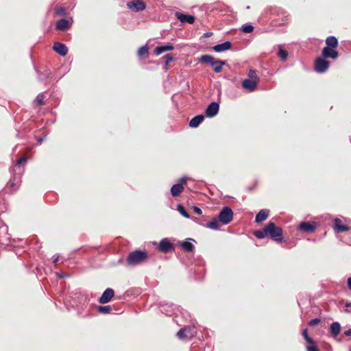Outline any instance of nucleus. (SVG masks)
<instances>
[{
  "mask_svg": "<svg viewBox=\"0 0 351 351\" xmlns=\"http://www.w3.org/2000/svg\"><path fill=\"white\" fill-rule=\"evenodd\" d=\"M254 235L258 239L269 236L273 240L280 243L282 241V229L276 226L274 222H269L263 230L255 231Z\"/></svg>",
  "mask_w": 351,
  "mask_h": 351,
  "instance_id": "obj_1",
  "label": "nucleus"
},
{
  "mask_svg": "<svg viewBox=\"0 0 351 351\" xmlns=\"http://www.w3.org/2000/svg\"><path fill=\"white\" fill-rule=\"evenodd\" d=\"M147 257L148 255L145 251L135 250L128 254L126 261L130 265H136L143 263Z\"/></svg>",
  "mask_w": 351,
  "mask_h": 351,
  "instance_id": "obj_2",
  "label": "nucleus"
},
{
  "mask_svg": "<svg viewBox=\"0 0 351 351\" xmlns=\"http://www.w3.org/2000/svg\"><path fill=\"white\" fill-rule=\"evenodd\" d=\"M197 330L194 326H187L181 328L176 334L180 339H191L196 335Z\"/></svg>",
  "mask_w": 351,
  "mask_h": 351,
  "instance_id": "obj_3",
  "label": "nucleus"
},
{
  "mask_svg": "<svg viewBox=\"0 0 351 351\" xmlns=\"http://www.w3.org/2000/svg\"><path fill=\"white\" fill-rule=\"evenodd\" d=\"M219 221L221 224L226 225L230 223L233 219V212L228 206L223 207L218 215Z\"/></svg>",
  "mask_w": 351,
  "mask_h": 351,
  "instance_id": "obj_4",
  "label": "nucleus"
},
{
  "mask_svg": "<svg viewBox=\"0 0 351 351\" xmlns=\"http://www.w3.org/2000/svg\"><path fill=\"white\" fill-rule=\"evenodd\" d=\"M128 8L133 12H141L146 8V4L142 0H134L127 3Z\"/></svg>",
  "mask_w": 351,
  "mask_h": 351,
  "instance_id": "obj_5",
  "label": "nucleus"
},
{
  "mask_svg": "<svg viewBox=\"0 0 351 351\" xmlns=\"http://www.w3.org/2000/svg\"><path fill=\"white\" fill-rule=\"evenodd\" d=\"M323 57H319L316 59L315 62V69L317 73H324L329 67V62L325 60Z\"/></svg>",
  "mask_w": 351,
  "mask_h": 351,
  "instance_id": "obj_6",
  "label": "nucleus"
},
{
  "mask_svg": "<svg viewBox=\"0 0 351 351\" xmlns=\"http://www.w3.org/2000/svg\"><path fill=\"white\" fill-rule=\"evenodd\" d=\"M186 183V178H182L180 180V183L173 184L171 189V195L174 197L179 195L183 191V184Z\"/></svg>",
  "mask_w": 351,
  "mask_h": 351,
  "instance_id": "obj_7",
  "label": "nucleus"
},
{
  "mask_svg": "<svg viewBox=\"0 0 351 351\" xmlns=\"http://www.w3.org/2000/svg\"><path fill=\"white\" fill-rule=\"evenodd\" d=\"M219 106L216 102H212L206 109V115L207 117H213L217 114Z\"/></svg>",
  "mask_w": 351,
  "mask_h": 351,
  "instance_id": "obj_8",
  "label": "nucleus"
},
{
  "mask_svg": "<svg viewBox=\"0 0 351 351\" xmlns=\"http://www.w3.org/2000/svg\"><path fill=\"white\" fill-rule=\"evenodd\" d=\"M338 56V51L335 48L325 47L322 50V57L324 58L336 59Z\"/></svg>",
  "mask_w": 351,
  "mask_h": 351,
  "instance_id": "obj_9",
  "label": "nucleus"
},
{
  "mask_svg": "<svg viewBox=\"0 0 351 351\" xmlns=\"http://www.w3.org/2000/svg\"><path fill=\"white\" fill-rule=\"evenodd\" d=\"M175 15L181 23L192 24L195 21V17L192 15L185 14L179 12H176Z\"/></svg>",
  "mask_w": 351,
  "mask_h": 351,
  "instance_id": "obj_10",
  "label": "nucleus"
},
{
  "mask_svg": "<svg viewBox=\"0 0 351 351\" xmlns=\"http://www.w3.org/2000/svg\"><path fill=\"white\" fill-rule=\"evenodd\" d=\"M258 83V82L255 80L247 78L243 81L242 86L244 89L248 90L249 92H253L255 90Z\"/></svg>",
  "mask_w": 351,
  "mask_h": 351,
  "instance_id": "obj_11",
  "label": "nucleus"
},
{
  "mask_svg": "<svg viewBox=\"0 0 351 351\" xmlns=\"http://www.w3.org/2000/svg\"><path fill=\"white\" fill-rule=\"evenodd\" d=\"M113 289L108 288L104 291L100 297L99 302L101 304H106L110 301L112 298L114 296Z\"/></svg>",
  "mask_w": 351,
  "mask_h": 351,
  "instance_id": "obj_12",
  "label": "nucleus"
},
{
  "mask_svg": "<svg viewBox=\"0 0 351 351\" xmlns=\"http://www.w3.org/2000/svg\"><path fill=\"white\" fill-rule=\"evenodd\" d=\"M53 49L57 53H58L61 56H65L68 52L66 46L58 42L54 43Z\"/></svg>",
  "mask_w": 351,
  "mask_h": 351,
  "instance_id": "obj_13",
  "label": "nucleus"
},
{
  "mask_svg": "<svg viewBox=\"0 0 351 351\" xmlns=\"http://www.w3.org/2000/svg\"><path fill=\"white\" fill-rule=\"evenodd\" d=\"M173 249L172 244L166 239L160 241L158 250L162 252H168Z\"/></svg>",
  "mask_w": 351,
  "mask_h": 351,
  "instance_id": "obj_14",
  "label": "nucleus"
},
{
  "mask_svg": "<svg viewBox=\"0 0 351 351\" xmlns=\"http://www.w3.org/2000/svg\"><path fill=\"white\" fill-rule=\"evenodd\" d=\"M333 228L338 232H343L349 230V227L343 224L341 220L338 218L334 220Z\"/></svg>",
  "mask_w": 351,
  "mask_h": 351,
  "instance_id": "obj_15",
  "label": "nucleus"
},
{
  "mask_svg": "<svg viewBox=\"0 0 351 351\" xmlns=\"http://www.w3.org/2000/svg\"><path fill=\"white\" fill-rule=\"evenodd\" d=\"M174 47L173 46V45L171 43H167L162 46L156 47L154 49V52L156 56H159L164 52L172 51Z\"/></svg>",
  "mask_w": 351,
  "mask_h": 351,
  "instance_id": "obj_16",
  "label": "nucleus"
},
{
  "mask_svg": "<svg viewBox=\"0 0 351 351\" xmlns=\"http://www.w3.org/2000/svg\"><path fill=\"white\" fill-rule=\"evenodd\" d=\"M72 21L62 19L56 23V29L61 31L66 30L71 25Z\"/></svg>",
  "mask_w": 351,
  "mask_h": 351,
  "instance_id": "obj_17",
  "label": "nucleus"
},
{
  "mask_svg": "<svg viewBox=\"0 0 351 351\" xmlns=\"http://www.w3.org/2000/svg\"><path fill=\"white\" fill-rule=\"evenodd\" d=\"M232 44L230 41H226L223 43L216 45L213 47V50L216 52H223L231 48Z\"/></svg>",
  "mask_w": 351,
  "mask_h": 351,
  "instance_id": "obj_18",
  "label": "nucleus"
},
{
  "mask_svg": "<svg viewBox=\"0 0 351 351\" xmlns=\"http://www.w3.org/2000/svg\"><path fill=\"white\" fill-rule=\"evenodd\" d=\"M299 228L303 232H312L315 229V223L302 222L299 226Z\"/></svg>",
  "mask_w": 351,
  "mask_h": 351,
  "instance_id": "obj_19",
  "label": "nucleus"
},
{
  "mask_svg": "<svg viewBox=\"0 0 351 351\" xmlns=\"http://www.w3.org/2000/svg\"><path fill=\"white\" fill-rule=\"evenodd\" d=\"M330 332L333 338H336L341 332V325L339 322H333L330 327Z\"/></svg>",
  "mask_w": 351,
  "mask_h": 351,
  "instance_id": "obj_20",
  "label": "nucleus"
},
{
  "mask_svg": "<svg viewBox=\"0 0 351 351\" xmlns=\"http://www.w3.org/2000/svg\"><path fill=\"white\" fill-rule=\"evenodd\" d=\"M269 211L267 209H262L256 216V222L261 223L269 216Z\"/></svg>",
  "mask_w": 351,
  "mask_h": 351,
  "instance_id": "obj_21",
  "label": "nucleus"
},
{
  "mask_svg": "<svg viewBox=\"0 0 351 351\" xmlns=\"http://www.w3.org/2000/svg\"><path fill=\"white\" fill-rule=\"evenodd\" d=\"M204 116L199 114L194 117L189 122V126L191 128H197L204 121Z\"/></svg>",
  "mask_w": 351,
  "mask_h": 351,
  "instance_id": "obj_22",
  "label": "nucleus"
},
{
  "mask_svg": "<svg viewBox=\"0 0 351 351\" xmlns=\"http://www.w3.org/2000/svg\"><path fill=\"white\" fill-rule=\"evenodd\" d=\"M221 223V221H219V218H214L206 223V227L212 230H218L220 228Z\"/></svg>",
  "mask_w": 351,
  "mask_h": 351,
  "instance_id": "obj_23",
  "label": "nucleus"
},
{
  "mask_svg": "<svg viewBox=\"0 0 351 351\" xmlns=\"http://www.w3.org/2000/svg\"><path fill=\"white\" fill-rule=\"evenodd\" d=\"M224 64V61L215 60V61L212 64V66L215 73H220L222 71V67Z\"/></svg>",
  "mask_w": 351,
  "mask_h": 351,
  "instance_id": "obj_24",
  "label": "nucleus"
},
{
  "mask_svg": "<svg viewBox=\"0 0 351 351\" xmlns=\"http://www.w3.org/2000/svg\"><path fill=\"white\" fill-rule=\"evenodd\" d=\"M326 47L336 48L338 45V40L335 36H329L326 40Z\"/></svg>",
  "mask_w": 351,
  "mask_h": 351,
  "instance_id": "obj_25",
  "label": "nucleus"
},
{
  "mask_svg": "<svg viewBox=\"0 0 351 351\" xmlns=\"http://www.w3.org/2000/svg\"><path fill=\"white\" fill-rule=\"evenodd\" d=\"M214 61H215V58L212 56H210V55L202 56L199 59L200 62L208 64H210L211 66Z\"/></svg>",
  "mask_w": 351,
  "mask_h": 351,
  "instance_id": "obj_26",
  "label": "nucleus"
},
{
  "mask_svg": "<svg viewBox=\"0 0 351 351\" xmlns=\"http://www.w3.org/2000/svg\"><path fill=\"white\" fill-rule=\"evenodd\" d=\"M182 247L187 252H192L194 249L193 244L189 241H185L181 244Z\"/></svg>",
  "mask_w": 351,
  "mask_h": 351,
  "instance_id": "obj_27",
  "label": "nucleus"
},
{
  "mask_svg": "<svg viewBox=\"0 0 351 351\" xmlns=\"http://www.w3.org/2000/svg\"><path fill=\"white\" fill-rule=\"evenodd\" d=\"M20 183H21L20 181H17L16 182H9L7 184V187L10 189L11 192H14L19 189V187L20 186Z\"/></svg>",
  "mask_w": 351,
  "mask_h": 351,
  "instance_id": "obj_28",
  "label": "nucleus"
},
{
  "mask_svg": "<svg viewBox=\"0 0 351 351\" xmlns=\"http://www.w3.org/2000/svg\"><path fill=\"white\" fill-rule=\"evenodd\" d=\"M177 210L178 212L184 217L189 218V213L186 211L184 207L182 206L181 204H178L177 206Z\"/></svg>",
  "mask_w": 351,
  "mask_h": 351,
  "instance_id": "obj_29",
  "label": "nucleus"
},
{
  "mask_svg": "<svg viewBox=\"0 0 351 351\" xmlns=\"http://www.w3.org/2000/svg\"><path fill=\"white\" fill-rule=\"evenodd\" d=\"M241 31L244 33H251L254 30V27L250 24H244L241 27Z\"/></svg>",
  "mask_w": 351,
  "mask_h": 351,
  "instance_id": "obj_30",
  "label": "nucleus"
},
{
  "mask_svg": "<svg viewBox=\"0 0 351 351\" xmlns=\"http://www.w3.org/2000/svg\"><path fill=\"white\" fill-rule=\"evenodd\" d=\"M112 310L110 306H99L98 307V311L101 313H109Z\"/></svg>",
  "mask_w": 351,
  "mask_h": 351,
  "instance_id": "obj_31",
  "label": "nucleus"
},
{
  "mask_svg": "<svg viewBox=\"0 0 351 351\" xmlns=\"http://www.w3.org/2000/svg\"><path fill=\"white\" fill-rule=\"evenodd\" d=\"M248 79H252L258 82L259 78L254 70L250 69L248 72Z\"/></svg>",
  "mask_w": 351,
  "mask_h": 351,
  "instance_id": "obj_32",
  "label": "nucleus"
},
{
  "mask_svg": "<svg viewBox=\"0 0 351 351\" xmlns=\"http://www.w3.org/2000/svg\"><path fill=\"white\" fill-rule=\"evenodd\" d=\"M302 336L304 338V339L309 343H311V344H313L314 343V341L312 338H311L310 337H308V330L307 329H304L303 331H302Z\"/></svg>",
  "mask_w": 351,
  "mask_h": 351,
  "instance_id": "obj_33",
  "label": "nucleus"
},
{
  "mask_svg": "<svg viewBox=\"0 0 351 351\" xmlns=\"http://www.w3.org/2000/svg\"><path fill=\"white\" fill-rule=\"evenodd\" d=\"M278 55L282 60H285L288 56L287 52L282 47L280 48Z\"/></svg>",
  "mask_w": 351,
  "mask_h": 351,
  "instance_id": "obj_34",
  "label": "nucleus"
},
{
  "mask_svg": "<svg viewBox=\"0 0 351 351\" xmlns=\"http://www.w3.org/2000/svg\"><path fill=\"white\" fill-rule=\"evenodd\" d=\"M148 53V47L147 46H143L138 50V56H143Z\"/></svg>",
  "mask_w": 351,
  "mask_h": 351,
  "instance_id": "obj_35",
  "label": "nucleus"
},
{
  "mask_svg": "<svg viewBox=\"0 0 351 351\" xmlns=\"http://www.w3.org/2000/svg\"><path fill=\"white\" fill-rule=\"evenodd\" d=\"M27 156H23L16 161V165L18 167L23 166L27 162Z\"/></svg>",
  "mask_w": 351,
  "mask_h": 351,
  "instance_id": "obj_36",
  "label": "nucleus"
},
{
  "mask_svg": "<svg viewBox=\"0 0 351 351\" xmlns=\"http://www.w3.org/2000/svg\"><path fill=\"white\" fill-rule=\"evenodd\" d=\"M319 322H320V319L319 318H315V319H311L308 322V325L310 326H314L315 325H317Z\"/></svg>",
  "mask_w": 351,
  "mask_h": 351,
  "instance_id": "obj_37",
  "label": "nucleus"
},
{
  "mask_svg": "<svg viewBox=\"0 0 351 351\" xmlns=\"http://www.w3.org/2000/svg\"><path fill=\"white\" fill-rule=\"evenodd\" d=\"M36 101L40 105L43 104V101H44V95H38L36 97Z\"/></svg>",
  "mask_w": 351,
  "mask_h": 351,
  "instance_id": "obj_38",
  "label": "nucleus"
},
{
  "mask_svg": "<svg viewBox=\"0 0 351 351\" xmlns=\"http://www.w3.org/2000/svg\"><path fill=\"white\" fill-rule=\"evenodd\" d=\"M165 64H168L169 63H170L172 60H173V57L171 55H169V54H167L166 55L165 57Z\"/></svg>",
  "mask_w": 351,
  "mask_h": 351,
  "instance_id": "obj_39",
  "label": "nucleus"
},
{
  "mask_svg": "<svg viewBox=\"0 0 351 351\" xmlns=\"http://www.w3.org/2000/svg\"><path fill=\"white\" fill-rule=\"evenodd\" d=\"M306 350L307 351H319L318 348L317 346H306Z\"/></svg>",
  "mask_w": 351,
  "mask_h": 351,
  "instance_id": "obj_40",
  "label": "nucleus"
},
{
  "mask_svg": "<svg viewBox=\"0 0 351 351\" xmlns=\"http://www.w3.org/2000/svg\"><path fill=\"white\" fill-rule=\"evenodd\" d=\"M36 138L37 140L38 144L41 145L43 143V135L40 134V135L36 136Z\"/></svg>",
  "mask_w": 351,
  "mask_h": 351,
  "instance_id": "obj_41",
  "label": "nucleus"
},
{
  "mask_svg": "<svg viewBox=\"0 0 351 351\" xmlns=\"http://www.w3.org/2000/svg\"><path fill=\"white\" fill-rule=\"evenodd\" d=\"M193 210H194L195 213H196L197 215L202 214V210L197 206H193Z\"/></svg>",
  "mask_w": 351,
  "mask_h": 351,
  "instance_id": "obj_42",
  "label": "nucleus"
},
{
  "mask_svg": "<svg viewBox=\"0 0 351 351\" xmlns=\"http://www.w3.org/2000/svg\"><path fill=\"white\" fill-rule=\"evenodd\" d=\"M344 335L347 337L351 336V329H348L344 332Z\"/></svg>",
  "mask_w": 351,
  "mask_h": 351,
  "instance_id": "obj_43",
  "label": "nucleus"
},
{
  "mask_svg": "<svg viewBox=\"0 0 351 351\" xmlns=\"http://www.w3.org/2000/svg\"><path fill=\"white\" fill-rule=\"evenodd\" d=\"M348 286L349 289L351 290V278H349L348 279Z\"/></svg>",
  "mask_w": 351,
  "mask_h": 351,
  "instance_id": "obj_44",
  "label": "nucleus"
},
{
  "mask_svg": "<svg viewBox=\"0 0 351 351\" xmlns=\"http://www.w3.org/2000/svg\"><path fill=\"white\" fill-rule=\"evenodd\" d=\"M58 259H59V256H56V257L54 258V259H53V262L54 263H57V262L58 261Z\"/></svg>",
  "mask_w": 351,
  "mask_h": 351,
  "instance_id": "obj_45",
  "label": "nucleus"
},
{
  "mask_svg": "<svg viewBox=\"0 0 351 351\" xmlns=\"http://www.w3.org/2000/svg\"><path fill=\"white\" fill-rule=\"evenodd\" d=\"M351 304H346V306H350Z\"/></svg>",
  "mask_w": 351,
  "mask_h": 351,
  "instance_id": "obj_46",
  "label": "nucleus"
},
{
  "mask_svg": "<svg viewBox=\"0 0 351 351\" xmlns=\"http://www.w3.org/2000/svg\"><path fill=\"white\" fill-rule=\"evenodd\" d=\"M59 276H60V278H64V276H63V275H60Z\"/></svg>",
  "mask_w": 351,
  "mask_h": 351,
  "instance_id": "obj_47",
  "label": "nucleus"
}]
</instances>
